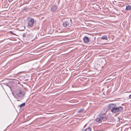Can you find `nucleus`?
<instances>
[{
    "label": "nucleus",
    "mask_w": 131,
    "mask_h": 131,
    "mask_svg": "<svg viewBox=\"0 0 131 131\" xmlns=\"http://www.w3.org/2000/svg\"><path fill=\"white\" fill-rule=\"evenodd\" d=\"M109 110H111V111L113 113H115L121 112L123 110L122 106L117 107L116 104H111L108 106Z\"/></svg>",
    "instance_id": "1"
},
{
    "label": "nucleus",
    "mask_w": 131,
    "mask_h": 131,
    "mask_svg": "<svg viewBox=\"0 0 131 131\" xmlns=\"http://www.w3.org/2000/svg\"><path fill=\"white\" fill-rule=\"evenodd\" d=\"M27 22L28 26L30 27H31L34 25V19L30 17L27 18Z\"/></svg>",
    "instance_id": "2"
},
{
    "label": "nucleus",
    "mask_w": 131,
    "mask_h": 131,
    "mask_svg": "<svg viewBox=\"0 0 131 131\" xmlns=\"http://www.w3.org/2000/svg\"><path fill=\"white\" fill-rule=\"evenodd\" d=\"M72 24L71 19H69L66 21H64L63 23V25L64 26L66 27L67 26H69L70 24V25Z\"/></svg>",
    "instance_id": "3"
},
{
    "label": "nucleus",
    "mask_w": 131,
    "mask_h": 131,
    "mask_svg": "<svg viewBox=\"0 0 131 131\" xmlns=\"http://www.w3.org/2000/svg\"><path fill=\"white\" fill-rule=\"evenodd\" d=\"M24 95V92L21 90L19 91L18 92H17L16 93V95L17 97H20Z\"/></svg>",
    "instance_id": "4"
},
{
    "label": "nucleus",
    "mask_w": 131,
    "mask_h": 131,
    "mask_svg": "<svg viewBox=\"0 0 131 131\" xmlns=\"http://www.w3.org/2000/svg\"><path fill=\"white\" fill-rule=\"evenodd\" d=\"M58 8V7L56 5H54L51 7V12H54Z\"/></svg>",
    "instance_id": "5"
},
{
    "label": "nucleus",
    "mask_w": 131,
    "mask_h": 131,
    "mask_svg": "<svg viewBox=\"0 0 131 131\" xmlns=\"http://www.w3.org/2000/svg\"><path fill=\"white\" fill-rule=\"evenodd\" d=\"M102 115L101 114H99V116H100V117L99 118H97L96 119V121L99 123H101L102 120L103 119V118L102 117H101V115Z\"/></svg>",
    "instance_id": "6"
},
{
    "label": "nucleus",
    "mask_w": 131,
    "mask_h": 131,
    "mask_svg": "<svg viewBox=\"0 0 131 131\" xmlns=\"http://www.w3.org/2000/svg\"><path fill=\"white\" fill-rule=\"evenodd\" d=\"M83 40L84 43H87L89 42L90 39L88 37L85 36L83 38Z\"/></svg>",
    "instance_id": "7"
},
{
    "label": "nucleus",
    "mask_w": 131,
    "mask_h": 131,
    "mask_svg": "<svg viewBox=\"0 0 131 131\" xmlns=\"http://www.w3.org/2000/svg\"><path fill=\"white\" fill-rule=\"evenodd\" d=\"M131 9V6L129 5L126 6L125 10H130Z\"/></svg>",
    "instance_id": "8"
},
{
    "label": "nucleus",
    "mask_w": 131,
    "mask_h": 131,
    "mask_svg": "<svg viewBox=\"0 0 131 131\" xmlns=\"http://www.w3.org/2000/svg\"><path fill=\"white\" fill-rule=\"evenodd\" d=\"M101 39H104L105 40H107V36L106 35H104L101 38Z\"/></svg>",
    "instance_id": "9"
},
{
    "label": "nucleus",
    "mask_w": 131,
    "mask_h": 131,
    "mask_svg": "<svg viewBox=\"0 0 131 131\" xmlns=\"http://www.w3.org/2000/svg\"><path fill=\"white\" fill-rule=\"evenodd\" d=\"M101 117H102L103 118V121H105L107 119V117L106 116H101Z\"/></svg>",
    "instance_id": "10"
},
{
    "label": "nucleus",
    "mask_w": 131,
    "mask_h": 131,
    "mask_svg": "<svg viewBox=\"0 0 131 131\" xmlns=\"http://www.w3.org/2000/svg\"><path fill=\"white\" fill-rule=\"evenodd\" d=\"M84 109L83 108H81L78 111V112L79 113H81L83 112Z\"/></svg>",
    "instance_id": "11"
},
{
    "label": "nucleus",
    "mask_w": 131,
    "mask_h": 131,
    "mask_svg": "<svg viewBox=\"0 0 131 131\" xmlns=\"http://www.w3.org/2000/svg\"><path fill=\"white\" fill-rule=\"evenodd\" d=\"M25 103H23V104H20L19 105L20 108H21V107H23L25 106Z\"/></svg>",
    "instance_id": "12"
},
{
    "label": "nucleus",
    "mask_w": 131,
    "mask_h": 131,
    "mask_svg": "<svg viewBox=\"0 0 131 131\" xmlns=\"http://www.w3.org/2000/svg\"><path fill=\"white\" fill-rule=\"evenodd\" d=\"M84 131H91V128L90 127H88L85 129Z\"/></svg>",
    "instance_id": "13"
},
{
    "label": "nucleus",
    "mask_w": 131,
    "mask_h": 131,
    "mask_svg": "<svg viewBox=\"0 0 131 131\" xmlns=\"http://www.w3.org/2000/svg\"><path fill=\"white\" fill-rule=\"evenodd\" d=\"M26 36V34L25 33L24 34H23V37H25Z\"/></svg>",
    "instance_id": "14"
},
{
    "label": "nucleus",
    "mask_w": 131,
    "mask_h": 131,
    "mask_svg": "<svg viewBox=\"0 0 131 131\" xmlns=\"http://www.w3.org/2000/svg\"><path fill=\"white\" fill-rule=\"evenodd\" d=\"M9 32L11 34H13V35H15V34H14L13 32L12 31H10Z\"/></svg>",
    "instance_id": "15"
},
{
    "label": "nucleus",
    "mask_w": 131,
    "mask_h": 131,
    "mask_svg": "<svg viewBox=\"0 0 131 131\" xmlns=\"http://www.w3.org/2000/svg\"><path fill=\"white\" fill-rule=\"evenodd\" d=\"M129 99H131V94L129 95Z\"/></svg>",
    "instance_id": "16"
}]
</instances>
